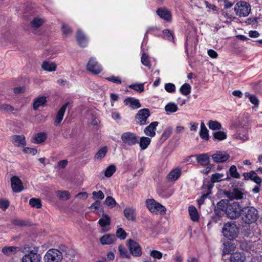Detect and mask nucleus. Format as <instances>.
<instances>
[{"mask_svg":"<svg viewBox=\"0 0 262 262\" xmlns=\"http://www.w3.org/2000/svg\"><path fill=\"white\" fill-rule=\"evenodd\" d=\"M245 96L246 98H248L249 101L254 105H258L259 103V101L256 96L254 95L250 94L248 92H246L245 93Z\"/></svg>","mask_w":262,"mask_h":262,"instance_id":"49530a36","label":"nucleus"},{"mask_svg":"<svg viewBox=\"0 0 262 262\" xmlns=\"http://www.w3.org/2000/svg\"><path fill=\"white\" fill-rule=\"evenodd\" d=\"M188 211L191 219L193 222L198 221L199 219V216L196 208L191 205L188 208Z\"/></svg>","mask_w":262,"mask_h":262,"instance_id":"f704fd0d","label":"nucleus"},{"mask_svg":"<svg viewBox=\"0 0 262 262\" xmlns=\"http://www.w3.org/2000/svg\"><path fill=\"white\" fill-rule=\"evenodd\" d=\"M208 126L210 129L213 130H219L222 128L221 124L217 121L210 120L208 122Z\"/></svg>","mask_w":262,"mask_h":262,"instance_id":"ea45409f","label":"nucleus"},{"mask_svg":"<svg viewBox=\"0 0 262 262\" xmlns=\"http://www.w3.org/2000/svg\"><path fill=\"white\" fill-rule=\"evenodd\" d=\"M198 163L203 166H208L210 163L209 157L207 154H202L196 156Z\"/></svg>","mask_w":262,"mask_h":262,"instance_id":"393cba45","label":"nucleus"},{"mask_svg":"<svg viewBox=\"0 0 262 262\" xmlns=\"http://www.w3.org/2000/svg\"><path fill=\"white\" fill-rule=\"evenodd\" d=\"M106 79L116 84H120L122 83L121 79L119 76H111L110 77H106Z\"/></svg>","mask_w":262,"mask_h":262,"instance_id":"4d7b16f0","label":"nucleus"},{"mask_svg":"<svg viewBox=\"0 0 262 262\" xmlns=\"http://www.w3.org/2000/svg\"><path fill=\"white\" fill-rule=\"evenodd\" d=\"M20 250L17 246H5L2 249V252L7 256L12 257Z\"/></svg>","mask_w":262,"mask_h":262,"instance_id":"a211bd4d","label":"nucleus"},{"mask_svg":"<svg viewBox=\"0 0 262 262\" xmlns=\"http://www.w3.org/2000/svg\"><path fill=\"white\" fill-rule=\"evenodd\" d=\"M146 205L148 209L152 213L164 214L166 212V208L154 199H147Z\"/></svg>","mask_w":262,"mask_h":262,"instance_id":"423d86ee","label":"nucleus"},{"mask_svg":"<svg viewBox=\"0 0 262 262\" xmlns=\"http://www.w3.org/2000/svg\"><path fill=\"white\" fill-rule=\"evenodd\" d=\"M150 256L155 259H160L162 258L163 254L159 251L153 250L150 252Z\"/></svg>","mask_w":262,"mask_h":262,"instance_id":"6e6d98bb","label":"nucleus"},{"mask_svg":"<svg viewBox=\"0 0 262 262\" xmlns=\"http://www.w3.org/2000/svg\"><path fill=\"white\" fill-rule=\"evenodd\" d=\"M40 254L31 252L23 257L22 262H40Z\"/></svg>","mask_w":262,"mask_h":262,"instance_id":"dca6fc26","label":"nucleus"},{"mask_svg":"<svg viewBox=\"0 0 262 262\" xmlns=\"http://www.w3.org/2000/svg\"><path fill=\"white\" fill-rule=\"evenodd\" d=\"M9 206V202L8 200H0V208L5 210Z\"/></svg>","mask_w":262,"mask_h":262,"instance_id":"69168bd1","label":"nucleus"},{"mask_svg":"<svg viewBox=\"0 0 262 262\" xmlns=\"http://www.w3.org/2000/svg\"><path fill=\"white\" fill-rule=\"evenodd\" d=\"M94 199H99L100 200H102L104 198V195L103 192L101 190H99L98 192L93 191L92 193Z\"/></svg>","mask_w":262,"mask_h":262,"instance_id":"680f3d73","label":"nucleus"},{"mask_svg":"<svg viewBox=\"0 0 262 262\" xmlns=\"http://www.w3.org/2000/svg\"><path fill=\"white\" fill-rule=\"evenodd\" d=\"M234 10L237 16L246 17L251 12V6L247 2L239 1L235 4Z\"/></svg>","mask_w":262,"mask_h":262,"instance_id":"20e7f679","label":"nucleus"},{"mask_svg":"<svg viewBox=\"0 0 262 262\" xmlns=\"http://www.w3.org/2000/svg\"><path fill=\"white\" fill-rule=\"evenodd\" d=\"M213 137L214 139L222 141L226 139L227 137V135L225 132L218 131L213 133Z\"/></svg>","mask_w":262,"mask_h":262,"instance_id":"79ce46f5","label":"nucleus"},{"mask_svg":"<svg viewBox=\"0 0 262 262\" xmlns=\"http://www.w3.org/2000/svg\"><path fill=\"white\" fill-rule=\"evenodd\" d=\"M56 193L60 199L63 200H67L70 197V193L68 191H57Z\"/></svg>","mask_w":262,"mask_h":262,"instance_id":"a18cd8bd","label":"nucleus"},{"mask_svg":"<svg viewBox=\"0 0 262 262\" xmlns=\"http://www.w3.org/2000/svg\"><path fill=\"white\" fill-rule=\"evenodd\" d=\"M29 204L32 207L40 208L41 207V201L39 199L32 198L29 201Z\"/></svg>","mask_w":262,"mask_h":262,"instance_id":"de8ad7c7","label":"nucleus"},{"mask_svg":"<svg viewBox=\"0 0 262 262\" xmlns=\"http://www.w3.org/2000/svg\"><path fill=\"white\" fill-rule=\"evenodd\" d=\"M112 117L113 119L116 120L117 122H119L121 120V116L119 113L116 111H112Z\"/></svg>","mask_w":262,"mask_h":262,"instance_id":"338daca9","label":"nucleus"},{"mask_svg":"<svg viewBox=\"0 0 262 262\" xmlns=\"http://www.w3.org/2000/svg\"><path fill=\"white\" fill-rule=\"evenodd\" d=\"M178 110L177 105L173 102H169L165 106V111L167 114L176 112Z\"/></svg>","mask_w":262,"mask_h":262,"instance_id":"e433bc0d","label":"nucleus"},{"mask_svg":"<svg viewBox=\"0 0 262 262\" xmlns=\"http://www.w3.org/2000/svg\"><path fill=\"white\" fill-rule=\"evenodd\" d=\"M116 170V166L114 164L108 166L104 171V175L107 178H110L113 176Z\"/></svg>","mask_w":262,"mask_h":262,"instance_id":"37998d69","label":"nucleus"},{"mask_svg":"<svg viewBox=\"0 0 262 262\" xmlns=\"http://www.w3.org/2000/svg\"><path fill=\"white\" fill-rule=\"evenodd\" d=\"M222 233L225 237L231 241L237 236L238 229L234 223L228 222L224 225Z\"/></svg>","mask_w":262,"mask_h":262,"instance_id":"7ed1b4c3","label":"nucleus"},{"mask_svg":"<svg viewBox=\"0 0 262 262\" xmlns=\"http://www.w3.org/2000/svg\"><path fill=\"white\" fill-rule=\"evenodd\" d=\"M246 256L243 252H235L230 256L231 262H245Z\"/></svg>","mask_w":262,"mask_h":262,"instance_id":"bb28decb","label":"nucleus"},{"mask_svg":"<svg viewBox=\"0 0 262 262\" xmlns=\"http://www.w3.org/2000/svg\"><path fill=\"white\" fill-rule=\"evenodd\" d=\"M191 87L190 85L187 83H185L184 84H183L180 89V91L181 93L184 96L189 95L191 93Z\"/></svg>","mask_w":262,"mask_h":262,"instance_id":"58836bf2","label":"nucleus"},{"mask_svg":"<svg viewBox=\"0 0 262 262\" xmlns=\"http://www.w3.org/2000/svg\"><path fill=\"white\" fill-rule=\"evenodd\" d=\"M107 148L106 146L101 148L95 155V159L100 160L104 157L107 153Z\"/></svg>","mask_w":262,"mask_h":262,"instance_id":"a19ab883","label":"nucleus"},{"mask_svg":"<svg viewBox=\"0 0 262 262\" xmlns=\"http://www.w3.org/2000/svg\"><path fill=\"white\" fill-rule=\"evenodd\" d=\"M181 174V170L179 168L172 169L167 175V179L168 181L173 182L177 180L180 177Z\"/></svg>","mask_w":262,"mask_h":262,"instance_id":"b1692460","label":"nucleus"},{"mask_svg":"<svg viewBox=\"0 0 262 262\" xmlns=\"http://www.w3.org/2000/svg\"><path fill=\"white\" fill-rule=\"evenodd\" d=\"M171 134V128L170 127L166 128L161 135V139L163 141L166 140L170 136Z\"/></svg>","mask_w":262,"mask_h":262,"instance_id":"052dcab7","label":"nucleus"},{"mask_svg":"<svg viewBox=\"0 0 262 262\" xmlns=\"http://www.w3.org/2000/svg\"><path fill=\"white\" fill-rule=\"evenodd\" d=\"M141 61L142 63L144 66H146L147 67H148L149 68H150L151 64H150V62L149 61V60L148 59V57L145 53H143L142 54V57H141Z\"/></svg>","mask_w":262,"mask_h":262,"instance_id":"5fc2aeb1","label":"nucleus"},{"mask_svg":"<svg viewBox=\"0 0 262 262\" xmlns=\"http://www.w3.org/2000/svg\"><path fill=\"white\" fill-rule=\"evenodd\" d=\"M116 236L120 239H124L127 236V234L122 228H119L116 231Z\"/></svg>","mask_w":262,"mask_h":262,"instance_id":"603ef678","label":"nucleus"},{"mask_svg":"<svg viewBox=\"0 0 262 262\" xmlns=\"http://www.w3.org/2000/svg\"><path fill=\"white\" fill-rule=\"evenodd\" d=\"M41 67L44 70L49 72L54 71L56 69V65L55 63L46 61L43 62Z\"/></svg>","mask_w":262,"mask_h":262,"instance_id":"72a5a7b5","label":"nucleus"},{"mask_svg":"<svg viewBox=\"0 0 262 262\" xmlns=\"http://www.w3.org/2000/svg\"><path fill=\"white\" fill-rule=\"evenodd\" d=\"M257 171L251 170L249 172H244L243 174L244 176V180H251L255 182L256 184H261L262 179L257 175Z\"/></svg>","mask_w":262,"mask_h":262,"instance_id":"f8f14e48","label":"nucleus"},{"mask_svg":"<svg viewBox=\"0 0 262 262\" xmlns=\"http://www.w3.org/2000/svg\"><path fill=\"white\" fill-rule=\"evenodd\" d=\"M124 214L128 220L135 221L136 219L135 210L132 208H126L124 210Z\"/></svg>","mask_w":262,"mask_h":262,"instance_id":"c756f323","label":"nucleus"},{"mask_svg":"<svg viewBox=\"0 0 262 262\" xmlns=\"http://www.w3.org/2000/svg\"><path fill=\"white\" fill-rule=\"evenodd\" d=\"M242 208L239 203H230L228 200H221L215 207V213L218 216L225 213L231 219H235L240 216Z\"/></svg>","mask_w":262,"mask_h":262,"instance_id":"f257e3e1","label":"nucleus"},{"mask_svg":"<svg viewBox=\"0 0 262 262\" xmlns=\"http://www.w3.org/2000/svg\"><path fill=\"white\" fill-rule=\"evenodd\" d=\"M230 175L229 177L233 178L234 179H239L241 177L240 174L237 171V168L235 165H232L230 166L227 174Z\"/></svg>","mask_w":262,"mask_h":262,"instance_id":"c9c22d12","label":"nucleus"},{"mask_svg":"<svg viewBox=\"0 0 262 262\" xmlns=\"http://www.w3.org/2000/svg\"><path fill=\"white\" fill-rule=\"evenodd\" d=\"M150 112L148 108L139 110L135 117L138 124L143 125L147 124V119L150 116Z\"/></svg>","mask_w":262,"mask_h":262,"instance_id":"1a4fd4ad","label":"nucleus"},{"mask_svg":"<svg viewBox=\"0 0 262 262\" xmlns=\"http://www.w3.org/2000/svg\"><path fill=\"white\" fill-rule=\"evenodd\" d=\"M47 134L44 132H41L34 135L32 141L35 144H39L43 142L47 139Z\"/></svg>","mask_w":262,"mask_h":262,"instance_id":"c85d7f7f","label":"nucleus"},{"mask_svg":"<svg viewBox=\"0 0 262 262\" xmlns=\"http://www.w3.org/2000/svg\"><path fill=\"white\" fill-rule=\"evenodd\" d=\"M116 240V237L114 234H105L100 238V242L102 245H111Z\"/></svg>","mask_w":262,"mask_h":262,"instance_id":"4be33fe9","label":"nucleus"},{"mask_svg":"<svg viewBox=\"0 0 262 262\" xmlns=\"http://www.w3.org/2000/svg\"><path fill=\"white\" fill-rule=\"evenodd\" d=\"M159 122L158 121H154L150 123L149 125L145 128L144 129V134L150 137H154L156 135V130L157 126L158 125Z\"/></svg>","mask_w":262,"mask_h":262,"instance_id":"6ab92c4d","label":"nucleus"},{"mask_svg":"<svg viewBox=\"0 0 262 262\" xmlns=\"http://www.w3.org/2000/svg\"><path fill=\"white\" fill-rule=\"evenodd\" d=\"M11 141L18 147H24L26 145V138L24 135H13L11 137Z\"/></svg>","mask_w":262,"mask_h":262,"instance_id":"f3484780","label":"nucleus"},{"mask_svg":"<svg viewBox=\"0 0 262 262\" xmlns=\"http://www.w3.org/2000/svg\"><path fill=\"white\" fill-rule=\"evenodd\" d=\"M14 110L13 106L9 104H3L0 105V111L5 113L11 112Z\"/></svg>","mask_w":262,"mask_h":262,"instance_id":"864d4df0","label":"nucleus"},{"mask_svg":"<svg viewBox=\"0 0 262 262\" xmlns=\"http://www.w3.org/2000/svg\"><path fill=\"white\" fill-rule=\"evenodd\" d=\"M157 14L164 20L170 22L171 21L172 14L170 10L165 7H161L156 11Z\"/></svg>","mask_w":262,"mask_h":262,"instance_id":"ddd939ff","label":"nucleus"},{"mask_svg":"<svg viewBox=\"0 0 262 262\" xmlns=\"http://www.w3.org/2000/svg\"><path fill=\"white\" fill-rule=\"evenodd\" d=\"M43 20L41 18L36 17L31 22V27L34 28H38L43 23Z\"/></svg>","mask_w":262,"mask_h":262,"instance_id":"09e8293b","label":"nucleus"},{"mask_svg":"<svg viewBox=\"0 0 262 262\" xmlns=\"http://www.w3.org/2000/svg\"><path fill=\"white\" fill-rule=\"evenodd\" d=\"M124 104L128 106L132 109H137L141 107V103L139 99L134 97H127L124 100Z\"/></svg>","mask_w":262,"mask_h":262,"instance_id":"2eb2a0df","label":"nucleus"},{"mask_svg":"<svg viewBox=\"0 0 262 262\" xmlns=\"http://www.w3.org/2000/svg\"><path fill=\"white\" fill-rule=\"evenodd\" d=\"M240 216L244 223L251 224L257 221L258 213L257 210L254 207L246 206L242 208Z\"/></svg>","mask_w":262,"mask_h":262,"instance_id":"f03ea898","label":"nucleus"},{"mask_svg":"<svg viewBox=\"0 0 262 262\" xmlns=\"http://www.w3.org/2000/svg\"><path fill=\"white\" fill-rule=\"evenodd\" d=\"M47 102L46 97L41 96L34 100L33 103V109L36 110L39 106H43Z\"/></svg>","mask_w":262,"mask_h":262,"instance_id":"2f4dec72","label":"nucleus"},{"mask_svg":"<svg viewBox=\"0 0 262 262\" xmlns=\"http://www.w3.org/2000/svg\"><path fill=\"white\" fill-rule=\"evenodd\" d=\"M164 88L168 93H173L176 91L175 85L172 83H168L165 84Z\"/></svg>","mask_w":262,"mask_h":262,"instance_id":"bf43d9fd","label":"nucleus"},{"mask_svg":"<svg viewBox=\"0 0 262 262\" xmlns=\"http://www.w3.org/2000/svg\"><path fill=\"white\" fill-rule=\"evenodd\" d=\"M210 193L209 192L207 193L206 194H204L201 196V197L197 200L198 204L199 206L202 205L205 201V200L207 198L208 194Z\"/></svg>","mask_w":262,"mask_h":262,"instance_id":"774afa93","label":"nucleus"},{"mask_svg":"<svg viewBox=\"0 0 262 262\" xmlns=\"http://www.w3.org/2000/svg\"><path fill=\"white\" fill-rule=\"evenodd\" d=\"M200 127L201 129L199 132L200 137L205 140H208L209 138L208 133L209 131L204 122H202L201 123Z\"/></svg>","mask_w":262,"mask_h":262,"instance_id":"7c9ffc66","label":"nucleus"},{"mask_svg":"<svg viewBox=\"0 0 262 262\" xmlns=\"http://www.w3.org/2000/svg\"><path fill=\"white\" fill-rule=\"evenodd\" d=\"M127 246L130 254L135 257H139L142 255V248L138 243L133 239H129Z\"/></svg>","mask_w":262,"mask_h":262,"instance_id":"6e6552de","label":"nucleus"},{"mask_svg":"<svg viewBox=\"0 0 262 262\" xmlns=\"http://www.w3.org/2000/svg\"><path fill=\"white\" fill-rule=\"evenodd\" d=\"M11 187L15 192H19L24 189L21 181L16 176H13L11 179Z\"/></svg>","mask_w":262,"mask_h":262,"instance_id":"4468645a","label":"nucleus"},{"mask_svg":"<svg viewBox=\"0 0 262 262\" xmlns=\"http://www.w3.org/2000/svg\"><path fill=\"white\" fill-rule=\"evenodd\" d=\"M70 102H67L65 104H64L59 109L58 112H57L56 114V116L55 118V122H54V125H58L59 124H60L63 118V116L65 113V112L66 111L67 107L68 105H69Z\"/></svg>","mask_w":262,"mask_h":262,"instance_id":"aec40b11","label":"nucleus"},{"mask_svg":"<svg viewBox=\"0 0 262 262\" xmlns=\"http://www.w3.org/2000/svg\"><path fill=\"white\" fill-rule=\"evenodd\" d=\"M224 174L223 173H215L212 174L211 177V181L212 183H217L222 181H227L230 179L229 176L227 174V177L223 178Z\"/></svg>","mask_w":262,"mask_h":262,"instance_id":"cd10ccee","label":"nucleus"},{"mask_svg":"<svg viewBox=\"0 0 262 262\" xmlns=\"http://www.w3.org/2000/svg\"><path fill=\"white\" fill-rule=\"evenodd\" d=\"M86 69L94 74H98L102 70L101 66L94 58H91L89 60L86 66Z\"/></svg>","mask_w":262,"mask_h":262,"instance_id":"9d476101","label":"nucleus"},{"mask_svg":"<svg viewBox=\"0 0 262 262\" xmlns=\"http://www.w3.org/2000/svg\"><path fill=\"white\" fill-rule=\"evenodd\" d=\"M118 250L120 256L127 258H130V253L128 252L126 249L123 246L121 245H119L118 247Z\"/></svg>","mask_w":262,"mask_h":262,"instance_id":"c03bdc74","label":"nucleus"},{"mask_svg":"<svg viewBox=\"0 0 262 262\" xmlns=\"http://www.w3.org/2000/svg\"><path fill=\"white\" fill-rule=\"evenodd\" d=\"M61 30L63 34L65 35H68L72 32L71 29L65 24L62 25Z\"/></svg>","mask_w":262,"mask_h":262,"instance_id":"e2e57ef3","label":"nucleus"},{"mask_svg":"<svg viewBox=\"0 0 262 262\" xmlns=\"http://www.w3.org/2000/svg\"><path fill=\"white\" fill-rule=\"evenodd\" d=\"M23 151L25 153L31 154L32 155H36L37 152V150L35 148L25 147L23 149Z\"/></svg>","mask_w":262,"mask_h":262,"instance_id":"0e129e2a","label":"nucleus"},{"mask_svg":"<svg viewBox=\"0 0 262 262\" xmlns=\"http://www.w3.org/2000/svg\"><path fill=\"white\" fill-rule=\"evenodd\" d=\"M121 139L125 145L131 146L138 143L139 137L134 133L127 132L121 135Z\"/></svg>","mask_w":262,"mask_h":262,"instance_id":"0eeeda50","label":"nucleus"},{"mask_svg":"<svg viewBox=\"0 0 262 262\" xmlns=\"http://www.w3.org/2000/svg\"><path fill=\"white\" fill-rule=\"evenodd\" d=\"M230 158V155L226 151H218L212 155V159L215 163H223Z\"/></svg>","mask_w":262,"mask_h":262,"instance_id":"9b49d317","label":"nucleus"},{"mask_svg":"<svg viewBox=\"0 0 262 262\" xmlns=\"http://www.w3.org/2000/svg\"><path fill=\"white\" fill-rule=\"evenodd\" d=\"M104 204L110 208H113L116 206V202L113 197L107 196L105 199Z\"/></svg>","mask_w":262,"mask_h":262,"instance_id":"3c124183","label":"nucleus"},{"mask_svg":"<svg viewBox=\"0 0 262 262\" xmlns=\"http://www.w3.org/2000/svg\"><path fill=\"white\" fill-rule=\"evenodd\" d=\"M151 142V139L147 137L140 138L138 143L141 150L146 149Z\"/></svg>","mask_w":262,"mask_h":262,"instance_id":"473e14b6","label":"nucleus"},{"mask_svg":"<svg viewBox=\"0 0 262 262\" xmlns=\"http://www.w3.org/2000/svg\"><path fill=\"white\" fill-rule=\"evenodd\" d=\"M225 194L230 200H241L243 198V193L237 188H234L232 191H227Z\"/></svg>","mask_w":262,"mask_h":262,"instance_id":"412c9836","label":"nucleus"},{"mask_svg":"<svg viewBox=\"0 0 262 262\" xmlns=\"http://www.w3.org/2000/svg\"><path fill=\"white\" fill-rule=\"evenodd\" d=\"M128 87L140 93L143 92L144 90V86L143 83L133 84L129 85Z\"/></svg>","mask_w":262,"mask_h":262,"instance_id":"8fccbe9b","label":"nucleus"},{"mask_svg":"<svg viewBox=\"0 0 262 262\" xmlns=\"http://www.w3.org/2000/svg\"><path fill=\"white\" fill-rule=\"evenodd\" d=\"M223 244L224 247L223 250V253L224 255L228 254L231 252H233L236 248L235 244L230 240L224 242Z\"/></svg>","mask_w":262,"mask_h":262,"instance_id":"a878e982","label":"nucleus"},{"mask_svg":"<svg viewBox=\"0 0 262 262\" xmlns=\"http://www.w3.org/2000/svg\"><path fill=\"white\" fill-rule=\"evenodd\" d=\"M92 210L94 209V211L96 212V213L99 212V210L101 209V205H100V202L99 201H95L94 203H93L90 207Z\"/></svg>","mask_w":262,"mask_h":262,"instance_id":"13d9d810","label":"nucleus"},{"mask_svg":"<svg viewBox=\"0 0 262 262\" xmlns=\"http://www.w3.org/2000/svg\"><path fill=\"white\" fill-rule=\"evenodd\" d=\"M76 38L80 46L85 47L87 45L88 40L84 33L80 30H78Z\"/></svg>","mask_w":262,"mask_h":262,"instance_id":"5701e85b","label":"nucleus"},{"mask_svg":"<svg viewBox=\"0 0 262 262\" xmlns=\"http://www.w3.org/2000/svg\"><path fill=\"white\" fill-rule=\"evenodd\" d=\"M98 223L101 227H105L110 225L111 219L108 215L103 214L102 217L99 219Z\"/></svg>","mask_w":262,"mask_h":262,"instance_id":"4c0bfd02","label":"nucleus"},{"mask_svg":"<svg viewBox=\"0 0 262 262\" xmlns=\"http://www.w3.org/2000/svg\"><path fill=\"white\" fill-rule=\"evenodd\" d=\"M63 258L62 252L56 249H50L44 256L45 262H61Z\"/></svg>","mask_w":262,"mask_h":262,"instance_id":"39448f33","label":"nucleus"}]
</instances>
